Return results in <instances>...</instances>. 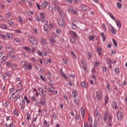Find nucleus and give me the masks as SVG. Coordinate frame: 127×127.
I'll return each mask as SVG.
<instances>
[{
    "label": "nucleus",
    "instance_id": "8",
    "mask_svg": "<svg viewBox=\"0 0 127 127\" xmlns=\"http://www.w3.org/2000/svg\"><path fill=\"white\" fill-rule=\"evenodd\" d=\"M115 21L118 28H121L122 27V23H121V22H120V21L117 20H115Z\"/></svg>",
    "mask_w": 127,
    "mask_h": 127
},
{
    "label": "nucleus",
    "instance_id": "37",
    "mask_svg": "<svg viewBox=\"0 0 127 127\" xmlns=\"http://www.w3.org/2000/svg\"><path fill=\"white\" fill-rule=\"evenodd\" d=\"M47 77L48 79H51V73L50 72H48L47 73Z\"/></svg>",
    "mask_w": 127,
    "mask_h": 127
},
{
    "label": "nucleus",
    "instance_id": "53",
    "mask_svg": "<svg viewBox=\"0 0 127 127\" xmlns=\"http://www.w3.org/2000/svg\"><path fill=\"white\" fill-rule=\"evenodd\" d=\"M6 15L7 17H10V16H11V14L10 13V12H7L6 14Z\"/></svg>",
    "mask_w": 127,
    "mask_h": 127
},
{
    "label": "nucleus",
    "instance_id": "45",
    "mask_svg": "<svg viewBox=\"0 0 127 127\" xmlns=\"http://www.w3.org/2000/svg\"><path fill=\"white\" fill-rule=\"evenodd\" d=\"M33 30L34 34H38V31H37V30H36V29H33Z\"/></svg>",
    "mask_w": 127,
    "mask_h": 127
},
{
    "label": "nucleus",
    "instance_id": "21",
    "mask_svg": "<svg viewBox=\"0 0 127 127\" xmlns=\"http://www.w3.org/2000/svg\"><path fill=\"white\" fill-rule=\"evenodd\" d=\"M61 74L62 75L63 78L64 79H67L68 78V77L67 76V75H66V74L65 73H64V72H63V71L62 70V72H61Z\"/></svg>",
    "mask_w": 127,
    "mask_h": 127
},
{
    "label": "nucleus",
    "instance_id": "19",
    "mask_svg": "<svg viewBox=\"0 0 127 127\" xmlns=\"http://www.w3.org/2000/svg\"><path fill=\"white\" fill-rule=\"evenodd\" d=\"M72 95H73L74 99L76 98V97H78V93L75 90L72 91Z\"/></svg>",
    "mask_w": 127,
    "mask_h": 127
},
{
    "label": "nucleus",
    "instance_id": "20",
    "mask_svg": "<svg viewBox=\"0 0 127 127\" xmlns=\"http://www.w3.org/2000/svg\"><path fill=\"white\" fill-rule=\"evenodd\" d=\"M108 14L113 20H116V18H115V16H114L113 15H112V13L108 12Z\"/></svg>",
    "mask_w": 127,
    "mask_h": 127
},
{
    "label": "nucleus",
    "instance_id": "23",
    "mask_svg": "<svg viewBox=\"0 0 127 127\" xmlns=\"http://www.w3.org/2000/svg\"><path fill=\"white\" fill-rule=\"evenodd\" d=\"M7 23L8 24H9V25H10V26L12 27V25H13V22H12V21L9 20L7 21Z\"/></svg>",
    "mask_w": 127,
    "mask_h": 127
},
{
    "label": "nucleus",
    "instance_id": "31",
    "mask_svg": "<svg viewBox=\"0 0 127 127\" xmlns=\"http://www.w3.org/2000/svg\"><path fill=\"white\" fill-rule=\"evenodd\" d=\"M14 41L17 43H19V42H20V40L18 38H16L14 39Z\"/></svg>",
    "mask_w": 127,
    "mask_h": 127
},
{
    "label": "nucleus",
    "instance_id": "51",
    "mask_svg": "<svg viewBox=\"0 0 127 127\" xmlns=\"http://www.w3.org/2000/svg\"><path fill=\"white\" fill-rule=\"evenodd\" d=\"M107 116H108V113L106 112V114L105 116L103 117V121H104V122H106V121H107Z\"/></svg>",
    "mask_w": 127,
    "mask_h": 127
},
{
    "label": "nucleus",
    "instance_id": "35",
    "mask_svg": "<svg viewBox=\"0 0 127 127\" xmlns=\"http://www.w3.org/2000/svg\"><path fill=\"white\" fill-rule=\"evenodd\" d=\"M49 91L51 92V93H54V88L53 87H50L49 88Z\"/></svg>",
    "mask_w": 127,
    "mask_h": 127
},
{
    "label": "nucleus",
    "instance_id": "57",
    "mask_svg": "<svg viewBox=\"0 0 127 127\" xmlns=\"http://www.w3.org/2000/svg\"><path fill=\"white\" fill-rule=\"evenodd\" d=\"M44 124L45 126H47V127H49V124H47V121H46V120H44Z\"/></svg>",
    "mask_w": 127,
    "mask_h": 127
},
{
    "label": "nucleus",
    "instance_id": "56",
    "mask_svg": "<svg viewBox=\"0 0 127 127\" xmlns=\"http://www.w3.org/2000/svg\"><path fill=\"white\" fill-rule=\"evenodd\" d=\"M41 93L42 96H43L44 97L46 96V92H44L43 90Z\"/></svg>",
    "mask_w": 127,
    "mask_h": 127
},
{
    "label": "nucleus",
    "instance_id": "44",
    "mask_svg": "<svg viewBox=\"0 0 127 127\" xmlns=\"http://www.w3.org/2000/svg\"><path fill=\"white\" fill-rule=\"evenodd\" d=\"M16 67H17V65L15 64H13L12 65V69H14L15 70L16 69Z\"/></svg>",
    "mask_w": 127,
    "mask_h": 127
},
{
    "label": "nucleus",
    "instance_id": "40",
    "mask_svg": "<svg viewBox=\"0 0 127 127\" xmlns=\"http://www.w3.org/2000/svg\"><path fill=\"white\" fill-rule=\"evenodd\" d=\"M109 100V98L108 96H105V104L107 105L108 104V101Z\"/></svg>",
    "mask_w": 127,
    "mask_h": 127
},
{
    "label": "nucleus",
    "instance_id": "22",
    "mask_svg": "<svg viewBox=\"0 0 127 127\" xmlns=\"http://www.w3.org/2000/svg\"><path fill=\"white\" fill-rule=\"evenodd\" d=\"M81 62L83 65V67L84 69H86V67H85L86 66V63L85 62V61H84V60L81 59Z\"/></svg>",
    "mask_w": 127,
    "mask_h": 127
},
{
    "label": "nucleus",
    "instance_id": "58",
    "mask_svg": "<svg viewBox=\"0 0 127 127\" xmlns=\"http://www.w3.org/2000/svg\"><path fill=\"white\" fill-rule=\"evenodd\" d=\"M2 61H5L6 60V56H3L1 58Z\"/></svg>",
    "mask_w": 127,
    "mask_h": 127
},
{
    "label": "nucleus",
    "instance_id": "38",
    "mask_svg": "<svg viewBox=\"0 0 127 127\" xmlns=\"http://www.w3.org/2000/svg\"><path fill=\"white\" fill-rule=\"evenodd\" d=\"M57 9L59 13H60V14H61V13H62V10L60 8L59 6L57 7Z\"/></svg>",
    "mask_w": 127,
    "mask_h": 127
},
{
    "label": "nucleus",
    "instance_id": "6",
    "mask_svg": "<svg viewBox=\"0 0 127 127\" xmlns=\"http://www.w3.org/2000/svg\"><path fill=\"white\" fill-rule=\"evenodd\" d=\"M80 85L81 87H82V88H87L88 87V83L87 82H85V81H82L81 84Z\"/></svg>",
    "mask_w": 127,
    "mask_h": 127
},
{
    "label": "nucleus",
    "instance_id": "7",
    "mask_svg": "<svg viewBox=\"0 0 127 127\" xmlns=\"http://www.w3.org/2000/svg\"><path fill=\"white\" fill-rule=\"evenodd\" d=\"M73 102L76 106H79V104H80V99L78 98H74L73 99Z\"/></svg>",
    "mask_w": 127,
    "mask_h": 127
},
{
    "label": "nucleus",
    "instance_id": "18",
    "mask_svg": "<svg viewBox=\"0 0 127 127\" xmlns=\"http://www.w3.org/2000/svg\"><path fill=\"white\" fill-rule=\"evenodd\" d=\"M81 8L83 11H86V10H87V7L85 5H81Z\"/></svg>",
    "mask_w": 127,
    "mask_h": 127
},
{
    "label": "nucleus",
    "instance_id": "42",
    "mask_svg": "<svg viewBox=\"0 0 127 127\" xmlns=\"http://www.w3.org/2000/svg\"><path fill=\"white\" fill-rule=\"evenodd\" d=\"M102 27H103V30H104V31H106V30H107V27H106V24H102Z\"/></svg>",
    "mask_w": 127,
    "mask_h": 127
},
{
    "label": "nucleus",
    "instance_id": "24",
    "mask_svg": "<svg viewBox=\"0 0 127 127\" xmlns=\"http://www.w3.org/2000/svg\"><path fill=\"white\" fill-rule=\"evenodd\" d=\"M71 55H72V57L73 59H77V56L75 55V53H74V52L73 51L71 52Z\"/></svg>",
    "mask_w": 127,
    "mask_h": 127
},
{
    "label": "nucleus",
    "instance_id": "16",
    "mask_svg": "<svg viewBox=\"0 0 127 127\" xmlns=\"http://www.w3.org/2000/svg\"><path fill=\"white\" fill-rule=\"evenodd\" d=\"M94 114L95 118H97L98 116H100V112L97 110H94Z\"/></svg>",
    "mask_w": 127,
    "mask_h": 127
},
{
    "label": "nucleus",
    "instance_id": "41",
    "mask_svg": "<svg viewBox=\"0 0 127 127\" xmlns=\"http://www.w3.org/2000/svg\"><path fill=\"white\" fill-rule=\"evenodd\" d=\"M30 117H31L30 114H28L27 115V118H26V120H28V121H29L30 120H31V118H30Z\"/></svg>",
    "mask_w": 127,
    "mask_h": 127
},
{
    "label": "nucleus",
    "instance_id": "27",
    "mask_svg": "<svg viewBox=\"0 0 127 127\" xmlns=\"http://www.w3.org/2000/svg\"><path fill=\"white\" fill-rule=\"evenodd\" d=\"M110 30L112 33H113V34H116V31L115 30L114 27L112 26Z\"/></svg>",
    "mask_w": 127,
    "mask_h": 127
},
{
    "label": "nucleus",
    "instance_id": "25",
    "mask_svg": "<svg viewBox=\"0 0 127 127\" xmlns=\"http://www.w3.org/2000/svg\"><path fill=\"white\" fill-rule=\"evenodd\" d=\"M67 10L68 12H72L73 11V7H68L67 8Z\"/></svg>",
    "mask_w": 127,
    "mask_h": 127
},
{
    "label": "nucleus",
    "instance_id": "50",
    "mask_svg": "<svg viewBox=\"0 0 127 127\" xmlns=\"http://www.w3.org/2000/svg\"><path fill=\"white\" fill-rule=\"evenodd\" d=\"M31 101H32L33 102H35L36 98H35V96H33L31 98Z\"/></svg>",
    "mask_w": 127,
    "mask_h": 127
},
{
    "label": "nucleus",
    "instance_id": "61",
    "mask_svg": "<svg viewBox=\"0 0 127 127\" xmlns=\"http://www.w3.org/2000/svg\"><path fill=\"white\" fill-rule=\"evenodd\" d=\"M13 114H14V115H16V116L18 115V112H17V111L14 110L13 111Z\"/></svg>",
    "mask_w": 127,
    "mask_h": 127
},
{
    "label": "nucleus",
    "instance_id": "26",
    "mask_svg": "<svg viewBox=\"0 0 127 127\" xmlns=\"http://www.w3.org/2000/svg\"><path fill=\"white\" fill-rule=\"evenodd\" d=\"M0 28H2V29H7L6 26L3 24H1L0 25Z\"/></svg>",
    "mask_w": 127,
    "mask_h": 127
},
{
    "label": "nucleus",
    "instance_id": "9",
    "mask_svg": "<svg viewBox=\"0 0 127 127\" xmlns=\"http://www.w3.org/2000/svg\"><path fill=\"white\" fill-rule=\"evenodd\" d=\"M47 5H48V1H44L42 4V7L43 8H45Z\"/></svg>",
    "mask_w": 127,
    "mask_h": 127
},
{
    "label": "nucleus",
    "instance_id": "36",
    "mask_svg": "<svg viewBox=\"0 0 127 127\" xmlns=\"http://www.w3.org/2000/svg\"><path fill=\"white\" fill-rule=\"evenodd\" d=\"M84 127H92V124H88V123H86V124H85L84 123Z\"/></svg>",
    "mask_w": 127,
    "mask_h": 127
},
{
    "label": "nucleus",
    "instance_id": "1",
    "mask_svg": "<svg viewBox=\"0 0 127 127\" xmlns=\"http://www.w3.org/2000/svg\"><path fill=\"white\" fill-rule=\"evenodd\" d=\"M22 65H23V67L26 71H28V70H31V69H32L31 64H28L24 61L22 62Z\"/></svg>",
    "mask_w": 127,
    "mask_h": 127
},
{
    "label": "nucleus",
    "instance_id": "28",
    "mask_svg": "<svg viewBox=\"0 0 127 127\" xmlns=\"http://www.w3.org/2000/svg\"><path fill=\"white\" fill-rule=\"evenodd\" d=\"M76 37H72L70 39V42L72 43H75L76 42V40H75Z\"/></svg>",
    "mask_w": 127,
    "mask_h": 127
},
{
    "label": "nucleus",
    "instance_id": "62",
    "mask_svg": "<svg viewBox=\"0 0 127 127\" xmlns=\"http://www.w3.org/2000/svg\"><path fill=\"white\" fill-rule=\"evenodd\" d=\"M80 118V116L78 114H76L75 115V119L76 120H79V118Z\"/></svg>",
    "mask_w": 127,
    "mask_h": 127
},
{
    "label": "nucleus",
    "instance_id": "43",
    "mask_svg": "<svg viewBox=\"0 0 127 127\" xmlns=\"http://www.w3.org/2000/svg\"><path fill=\"white\" fill-rule=\"evenodd\" d=\"M117 6L118 8H121L122 7V3L120 2H117Z\"/></svg>",
    "mask_w": 127,
    "mask_h": 127
},
{
    "label": "nucleus",
    "instance_id": "52",
    "mask_svg": "<svg viewBox=\"0 0 127 127\" xmlns=\"http://www.w3.org/2000/svg\"><path fill=\"white\" fill-rule=\"evenodd\" d=\"M95 38V36H90L89 37V39L90 40H93V39H94Z\"/></svg>",
    "mask_w": 127,
    "mask_h": 127
},
{
    "label": "nucleus",
    "instance_id": "30",
    "mask_svg": "<svg viewBox=\"0 0 127 127\" xmlns=\"http://www.w3.org/2000/svg\"><path fill=\"white\" fill-rule=\"evenodd\" d=\"M41 43L42 44V45H45V44H46V40L43 39L41 40Z\"/></svg>",
    "mask_w": 127,
    "mask_h": 127
},
{
    "label": "nucleus",
    "instance_id": "10",
    "mask_svg": "<svg viewBox=\"0 0 127 127\" xmlns=\"http://www.w3.org/2000/svg\"><path fill=\"white\" fill-rule=\"evenodd\" d=\"M69 33L71 34V35H72L73 37H75V38H77V34L76 32H74L73 31L70 30L69 32Z\"/></svg>",
    "mask_w": 127,
    "mask_h": 127
},
{
    "label": "nucleus",
    "instance_id": "3",
    "mask_svg": "<svg viewBox=\"0 0 127 127\" xmlns=\"http://www.w3.org/2000/svg\"><path fill=\"white\" fill-rule=\"evenodd\" d=\"M116 116H117V118L118 120H122V119H123V117H124L123 112L121 111L118 112L117 113Z\"/></svg>",
    "mask_w": 127,
    "mask_h": 127
},
{
    "label": "nucleus",
    "instance_id": "47",
    "mask_svg": "<svg viewBox=\"0 0 127 127\" xmlns=\"http://www.w3.org/2000/svg\"><path fill=\"white\" fill-rule=\"evenodd\" d=\"M102 69H103V72L107 73V67H106V66L103 67Z\"/></svg>",
    "mask_w": 127,
    "mask_h": 127
},
{
    "label": "nucleus",
    "instance_id": "2",
    "mask_svg": "<svg viewBox=\"0 0 127 127\" xmlns=\"http://www.w3.org/2000/svg\"><path fill=\"white\" fill-rule=\"evenodd\" d=\"M28 39L31 42V44H33L34 45H37L38 41H37V40H36L35 38L30 36L28 37Z\"/></svg>",
    "mask_w": 127,
    "mask_h": 127
},
{
    "label": "nucleus",
    "instance_id": "15",
    "mask_svg": "<svg viewBox=\"0 0 127 127\" xmlns=\"http://www.w3.org/2000/svg\"><path fill=\"white\" fill-rule=\"evenodd\" d=\"M23 49H24V50L27 51V52H30V51H31V50L30 49V48H29V47H27L26 46H24L23 47Z\"/></svg>",
    "mask_w": 127,
    "mask_h": 127
},
{
    "label": "nucleus",
    "instance_id": "13",
    "mask_svg": "<svg viewBox=\"0 0 127 127\" xmlns=\"http://www.w3.org/2000/svg\"><path fill=\"white\" fill-rule=\"evenodd\" d=\"M81 114L82 118L83 119H84V118L85 117V111H84V108L83 107H82L81 108Z\"/></svg>",
    "mask_w": 127,
    "mask_h": 127
},
{
    "label": "nucleus",
    "instance_id": "39",
    "mask_svg": "<svg viewBox=\"0 0 127 127\" xmlns=\"http://www.w3.org/2000/svg\"><path fill=\"white\" fill-rule=\"evenodd\" d=\"M96 49H97V51H96L97 52H100V51H102V50H103V49H102V48L99 47L96 48Z\"/></svg>",
    "mask_w": 127,
    "mask_h": 127
},
{
    "label": "nucleus",
    "instance_id": "12",
    "mask_svg": "<svg viewBox=\"0 0 127 127\" xmlns=\"http://www.w3.org/2000/svg\"><path fill=\"white\" fill-rule=\"evenodd\" d=\"M58 22L60 25H64V21L62 19L58 20Z\"/></svg>",
    "mask_w": 127,
    "mask_h": 127
},
{
    "label": "nucleus",
    "instance_id": "33",
    "mask_svg": "<svg viewBox=\"0 0 127 127\" xmlns=\"http://www.w3.org/2000/svg\"><path fill=\"white\" fill-rule=\"evenodd\" d=\"M106 62L107 63V64H108V65L112 64V61L110 59H107L106 60Z\"/></svg>",
    "mask_w": 127,
    "mask_h": 127
},
{
    "label": "nucleus",
    "instance_id": "17",
    "mask_svg": "<svg viewBox=\"0 0 127 127\" xmlns=\"http://www.w3.org/2000/svg\"><path fill=\"white\" fill-rule=\"evenodd\" d=\"M75 21H73L72 23L71 27L72 29H76V28H77V26H76V24H74Z\"/></svg>",
    "mask_w": 127,
    "mask_h": 127
},
{
    "label": "nucleus",
    "instance_id": "4",
    "mask_svg": "<svg viewBox=\"0 0 127 127\" xmlns=\"http://www.w3.org/2000/svg\"><path fill=\"white\" fill-rule=\"evenodd\" d=\"M40 16L41 19V22H44V21H45V15L44 13H40Z\"/></svg>",
    "mask_w": 127,
    "mask_h": 127
},
{
    "label": "nucleus",
    "instance_id": "14",
    "mask_svg": "<svg viewBox=\"0 0 127 127\" xmlns=\"http://www.w3.org/2000/svg\"><path fill=\"white\" fill-rule=\"evenodd\" d=\"M101 35L102 39L103 42H106V35H105V34L102 32L101 34Z\"/></svg>",
    "mask_w": 127,
    "mask_h": 127
},
{
    "label": "nucleus",
    "instance_id": "48",
    "mask_svg": "<svg viewBox=\"0 0 127 127\" xmlns=\"http://www.w3.org/2000/svg\"><path fill=\"white\" fill-rule=\"evenodd\" d=\"M66 2H67V3H72V2H73V0H65Z\"/></svg>",
    "mask_w": 127,
    "mask_h": 127
},
{
    "label": "nucleus",
    "instance_id": "60",
    "mask_svg": "<svg viewBox=\"0 0 127 127\" xmlns=\"http://www.w3.org/2000/svg\"><path fill=\"white\" fill-rule=\"evenodd\" d=\"M108 125L109 127H112V121H109Z\"/></svg>",
    "mask_w": 127,
    "mask_h": 127
},
{
    "label": "nucleus",
    "instance_id": "63",
    "mask_svg": "<svg viewBox=\"0 0 127 127\" xmlns=\"http://www.w3.org/2000/svg\"><path fill=\"white\" fill-rule=\"evenodd\" d=\"M40 77L42 79V80L44 81V82H45V78H44V77H43V76L42 75H40Z\"/></svg>",
    "mask_w": 127,
    "mask_h": 127
},
{
    "label": "nucleus",
    "instance_id": "55",
    "mask_svg": "<svg viewBox=\"0 0 127 127\" xmlns=\"http://www.w3.org/2000/svg\"><path fill=\"white\" fill-rule=\"evenodd\" d=\"M10 38V34H7V35L5 36V38L7 39H8Z\"/></svg>",
    "mask_w": 127,
    "mask_h": 127
},
{
    "label": "nucleus",
    "instance_id": "29",
    "mask_svg": "<svg viewBox=\"0 0 127 127\" xmlns=\"http://www.w3.org/2000/svg\"><path fill=\"white\" fill-rule=\"evenodd\" d=\"M113 108L115 110H117L118 109V107L117 106V103L116 102H114L113 104Z\"/></svg>",
    "mask_w": 127,
    "mask_h": 127
},
{
    "label": "nucleus",
    "instance_id": "34",
    "mask_svg": "<svg viewBox=\"0 0 127 127\" xmlns=\"http://www.w3.org/2000/svg\"><path fill=\"white\" fill-rule=\"evenodd\" d=\"M44 29L45 31H48V24H46L44 25Z\"/></svg>",
    "mask_w": 127,
    "mask_h": 127
},
{
    "label": "nucleus",
    "instance_id": "49",
    "mask_svg": "<svg viewBox=\"0 0 127 127\" xmlns=\"http://www.w3.org/2000/svg\"><path fill=\"white\" fill-rule=\"evenodd\" d=\"M107 87L108 90H109V91H111V87H110V84L109 83H107Z\"/></svg>",
    "mask_w": 127,
    "mask_h": 127
},
{
    "label": "nucleus",
    "instance_id": "54",
    "mask_svg": "<svg viewBox=\"0 0 127 127\" xmlns=\"http://www.w3.org/2000/svg\"><path fill=\"white\" fill-rule=\"evenodd\" d=\"M19 99V95H16L15 98H14V101H16L18 99Z\"/></svg>",
    "mask_w": 127,
    "mask_h": 127
},
{
    "label": "nucleus",
    "instance_id": "46",
    "mask_svg": "<svg viewBox=\"0 0 127 127\" xmlns=\"http://www.w3.org/2000/svg\"><path fill=\"white\" fill-rule=\"evenodd\" d=\"M31 61H32L33 62H36V59L33 57L30 58Z\"/></svg>",
    "mask_w": 127,
    "mask_h": 127
},
{
    "label": "nucleus",
    "instance_id": "59",
    "mask_svg": "<svg viewBox=\"0 0 127 127\" xmlns=\"http://www.w3.org/2000/svg\"><path fill=\"white\" fill-rule=\"evenodd\" d=\"M18 20L19 21H20V22H22V21H23V19H22V18H21V17H18Z\"/></svg>",
    "mask_w": 127,
    "mask_h": 127
},
{
    "label": "nucleus",
    "instance_id": "64",
    "mask_svg": "<svg viewBox=\"0 0 127 127\" xmlns=\"http://www.w3.org/2000/svg\"><path fill=\"white\" fill-rule=\"evenodd\" d=\"M98 65H100L99 62H96L94 64V65L96 66V67H97V66H98Z\"/></svg>",
    "mask_w": 127,
    "mask_h": 127
},
{
    "label": "nucleus",
    "instance_id": "5",
    "mask_svg": "<svg viewBox=\"0 0 127 127\" xmlns=\"http://www.w3.org/2000/svg\"><path fill=\"white\" fill-rule=\"evenodd\" d=\"M49 40L50 42L52 44H53V45H55L56 44V41H55V40H54V39L53 38H52V37H49Z\"/></svg>",
    "mask_w": 127,
    "mask_h": 127
},
{
    "label": "nucleus",
    "instance_id": "32",
    "mask_svg": "<svg viewBox=\"0 0 127 127\" xmlns=\"http://www.w3.org/2000/svg\"><path fill=\"white\" fill-rule=\"evenodd\" d=\"M112 41H113V44H114L115 46L116 47H117V46H118V43H117V41H116V40H115L114 39H113Z\"/></svg>",
    "mask_w": 127,
    "mask_h": 127
},
{
    "label": "nucleus",
    "instance_id": "11",
    "mask_svg": "<svg viewBox=\"0 0 127 127\" xmlns=\"http://www.w3.org/2000/svg\"><path fill=\"white\" fill-rule=\"evenodd\" d=\"M96 97L98 100H99V99H101V97H102V92H101L100 91L97 92Z\"/></svg>",
    "mask_w": 127,
    "mask_h": 127
}]
</instances>
